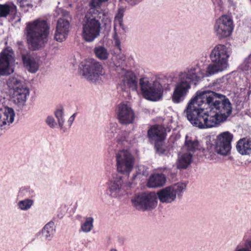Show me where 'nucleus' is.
Wrapping results in <instances>:
<instances>
[{"instance_id": "nucleus-1", "label": "nucleus", "mask_w": 251, "mask_h": 251, "mask_svg": "<svg viewBox=\"0 0 251 251\" xmlns=\"http://www.w3.org/2000/svg\"><path fill=\"white\" fill-rule=\"evenodd\" d=\"M231 103L226 96L212 91H199L188 102L183 114L199 128H210L226 120L231 114Z\"/></svg>"}, {"instance_id": "nucleus-2", "label": "nucleus", "mask_w": 251, "mask_h": 251, "mask_svg": "<svg viewBox=\"0 0 251 251\" xmlns=\"http://www.w3.org/2000/svg\"><path fill=\"white\" fill-rule=\"evenodd\" d=\"M202 77L200 75V69L198 65L187 67L179 72L172 96L173 102L179 103L183 101L191 85H197Z\"/></svg>"}, {"instance_id": "nucleus-3", "label": "nucleus", "mask_w": 251, "mask_h": 251, "mask_svg": "<svg viewBox=\"0 0 251 251\" xmlns=\"http://www.w3.org/2000/svg\"><path fill=\"white\" fill-rule=\"evenodd\" d=\"M50 26L47 21L37 19L26 23L25 30L27 43L33 50L44 47L49 35Z\"/></svg>"}, {"instance_id": "nucleus-4", "label": "nucleus", "mask_w": 251, "mask_h": 251, "mask_svg": "<svg viewBox=\"0 0 251 251\" xmlns=\"http://www.w3.org/2000/svg\"><path fill=\"white\" fill-rule=\"evenodd\" d=\"M104 16L102 12L90 8L82 23V37L87 42H92L100 35L101 24L100 20Z\"/></svg>"}, {"instance_id": "nucleus-5", "label": "nucleus", "mask_w": 251, "mask_h": 251, "mask_svg": "<svg viewBox=\"0 0 251 251\" xmlns=\"http://www.w3.org/2000/svg\"><path fill=\"white\" fill-rule=\"evenodd\" d=\"M7 84L12 93L13 102L20 107L25 105L29 90L24 83L23 78L19 76H13L9 78Z\"/></svg>"}, {"instance_id": "nucleus-6", "label": "nucleus", "mask_w": 251, "mask_h": 251, "mask_svg": "<svg viewBox=\"0 0 251 251\" xmlns=\"http://www.w3.org/2000/svg\"><path fill=\"white\" fill-rule=\"evenodd\" d=\"M80 74L88 81L97 83L101 80L105 72L102 65L94 59L82 62L79 65Z\"/></svg>"}, {"instance_id": "nucleus-7", "label": "nucleus", "mask_w": 251, "mask_h": 251, "mask_svg": "<svg viewBox=\"0 0 251 251\" xmlns=\"http://www.w3.org/2000/svg\"><path fill=\"white\" fill-rule=\"evenodd\" d=\"M139 85L144 98L151 101L159 100L163 94L162 85L158 80H150L148 78H141Z\"/></svg>"}, {"instance_id": "nucleus-8", "label": "nucleus", "mask_w": 251, "mask_h": 251, "mask_svg": "<svg viewBox=\"0 0 251 251\" xmlns=\"http://www.w3.org/2000/svg\"><path fill=\"white\" fill-rule=\"evenodd\" d=\"M115 158L118 172L129 175L133 169L135 163L134 156L128 151L122 150L116 152Z\"/></svg>"}, {"instance_id": "nucleus-9", "label": "nucleus", "mask_w": 251, "mask_h": 251, "mask_svg": "<svg viewBox=\"0 0 251 251\" xmlns=\"http://www.w3.org/2000/svg\"><path fill=\"white\" fill-rule=\"evenodd\" d=\"M186 187V184L183 183H177L166 187L157 192L156 197L161 203H171L176 200L177 196L181 197Z\"/></svg>"}, {"instance_id": "nucleus-10", "label": "nucleus", "mask_w": 251, "mask_h": 251, "mask_svg": "<svg viewBox=\"0 0 251 251\" xmlns=\"http://www.w3.org/2000/svg\"><path fill=\"white\" fill-rule=\"evenodd\" d=\"M234 29L232 18L227 15H223L218 18L213 25V31L215 36L219 39L228 37L232 34Z\"/></svg>"}, {"instance_id": "nucleus-11", "label": "nucleus", "mask_w": 251, "mask_h": 251, "mask_svg": "<svg viewBox=\"0 0 251 251\" xmlns=\"http://www.w3.org/2000/svg\"><path fill=\"white\" fill-rule=\"evenodd\" d=\"M157 197L155 193L146 192L135 195L131 202L136 209L146 211L153 209L157 205Z\"/></svg>"}, {"instance_id": "nucleus-12", "label": "nucleus", "mask_w": 251, "mask_h": 251, "mask_svg": "<svg viewBox=\"0 0 251 251\" xmlns=\"http://www.w3.org/2000/svg\"><path fill=\"white\" fill-rule=\"evenodd\" d=\"M15 61L14 53L12 49L7 48L0 53V75L7 76L14 72L11 64Z\"/></svg>"}, {"instance_id": "nucleus-13", "label": "nucleus", "mask_w": 251, "mask_h": 251, "mask_svg": "<svg viewBox=\"0 0 251 251\" xmlns=\"http://www.w3.org/2000/svg\"><path fill=\"white\" fill-rule=\"evenodd\" d=\"M233 136L229 131L221 133L217 137L215 151L219 154L222 155H227L231 149V143Z\"/></svg>"}, {"instance_id": "nucleus-14", "label": "nucleus", "mask_w": 251, "mask_h": 251, "mask_svg": "<svg viewBox=\"0 0 251 251\" xmlns=\"http://www.w3.org/2000/svg\"><path fill=\"white\" fill-rule=\"evenodd\" d=\"M117 119L121 125H127L134 122L135 115L131 106L126 102L119 104L116 110Z\"/></svg>"}, {"instance_id": "nucleus-15", "label": "nucleus", "mask_w": 251, "mask_h": 251, "mask_svg": "<svg viewBox=\"0 0 251 251\" xmlns=\"http://www.w3.org/2000/svg\"><path fill=\"white\" fill-rule=\"evenodd\" d=\"M230 53L229 47L218 44L212 50L210 57L212 62H219L228 66L227 60Z\"/></svg>"}, {"instance_id": "nucleus-16", "label": "nucleus", "mask_w": 251, "mask_h": 251, "mask_svg": "<svg viewBox=\"0 0 251 251\" xmlns=\"http://www.w3.org/2000/svg\"><path fill=\"white\" fill-rule=\"evenodd\" d=\"M124 185L122 176L117 174L112 175V178L108 182V189L111 197H117L122 191Z\"/></svg>"}, {"instance_id": "nucleus-17", "label": "nucleus", "mask_w": 251, "mask_h": 251, "mask_svg": "<svg viewBox=\"0 0 251 251\" xmlns=\"http://www.w3.org/2000/svg\"><path fill=\"white\" fill-rule=\"evenodd\" d=\"M70 22L68 20L59 18L57 22L54 39L62 42L66 39L69 32Z\"/></svg>"}, {"instance_id": "nucleus-18", "label": "nucleus", "mask_w": 251, "mask_h": 251, "mask_svg": "<svg viewBox=\"0 0 251 251\" xmlns=\"http://www.w3.org/2000/svg\"><path fill=\"white\" fill-rule=\"evenodd\" d=\"M15 113L10 107H6L4 111L0 112V135L3 133V130L6 129L14 120Z\"/></svg>"}, {"instance_id": "nucleus-19", "label": "nucleus", "mask_w": 251, "mask_h": 251, "mask_svg": "<svg viewBox=\"0 0 251 251\" xmlns=\"http://www.w3.org/2000/svg\"><path fill=\"white\" fill-rule=\"evenodd\" d=\"M21 57L24 67L28 72L35 73L38 71L39 69L38 61L29 52L22 53Z\"/></svg>"}, {"instance_id": "nucleus-20", "label": "nucleus", "mask_w": 251, "mask_h": 251, "mask_svg": "<svg viewBox=\"0 0 251 251\" xmlns=\"http://www.w3.org/2000/svg\"><path fill=\"white\" fill-rule=\"evenodd\" d=\"M166 136V129L162 126L154 125L148 131V136L152 141L156 142L163 141Z\"/></svg>"}, {"instance_id": "nucleus-21", "label": "nucleus", "mask_w": 251, "mask_h": 251, "mask_svg": "<svg viewBox=\"0 0 251 251\" xmlns=\"http://www.w3.org/2000/svg\"><path fill=\"white\" fill-rule=\"evenodd\" d=\"M122 83L125 87L132 91H136L138 87V78L131 71H126L122 77Z\"/></svg>"}, {"instance_id": "nucleus-22", "label": "nucleus", "mask_w": 251, "mask_h": 251, "mask_svg": "<svg viewBox=\"0 0 251 251\" xmlns=\"http://www.w3.org/2000/svg\"><path fill=\"white\" fill-rule=\"evenodd\" d=\"M166 181V176L164 174H154L150 176L147 186L150 188L162 187L165 184Z\"/></svg>"}, {"instance_id": "nucleus-23", "label": "nucleus", "mask_w": 251, "mask_h": 251, "mask_svg": "<svg viewBox=\"0 0 251 251\" xmlns=\"http://www.w3.org/2000/svg\"><path fill=\"white\" fill-rule=\"evenodd\" d=\"M236 149L242 155H249L251 153V140L246 138L241 139L236 145Z\"/></svg>"}, {"instance_id": "nucleus-24", "label": "nucleus", "mask_w": 251, "mask_h": 251, "mask_svg": "<svg viewBox=\"0 0 251 251\" xmlns=\"http://www.w3.org/2000/svg\"><path fill=\"white\" fill-rule=\"evenodd\" d=\"M192 160V154L190 153H186L183 154L181 156L178 157L176 162L177 169H186L191 163Z\"/></svg>"}, {"instance_id": "nucleus-25", "label": "nucleus", "mask_w": 251, "mask_h": 251, "mask_svg": "<svg viewBox=\"0 0 251 251\" xmlns=\"http://www.w3.org/2000/svg\"><path fill=\"white\" fill-rule=\"evenodd\" d=\"M208 65L206 70V75L211 76L219 72H222L227 67V66L219 62H212Z\"/></svg>"}, {"instance_id": "nucleus-26", "label": "nucleus", "mask_w": 251, "mask_h": 251, "mask_svg": "<svg viewBox=\"0 0 251 251\" xmlns=\"http://www.w3.org/2000/svg\"><path fill=\"white\" fill-rule=\"evenodd\" d=\"M55 232L54 224L50 221L43 228L42 232L43 236L47 240H50Z\"/></svg>"}, {"instance_id": "nucleus-27", "label": "nucleus", "mask_w": 251, "mask_h": 251, "mask_svg": "<svg viewBox=\"0 0 251 251\" xmlns=\"http://www.w3.org/2000/svg\"><path fill=\"white\" fill-rule=\"evenodd\" d=\"M17 7L13 4H0V18H6L10 13L16 12Z\"/></svg>"}, {"instance_id": "nucleus-28", "label": "nucleus", "mask_w": 251, "mask_h": 251, "mask_svg": "<svg viewBox=\"0 0 251 251\" xmlns=\"http://www.w3.org/2000/svg\"><path fill=\"white\" fill-rule=\"evenodd\" d=\"M94 52L96 56L101 60L108 59L109 53L107 49L103 46H98L94 49Z\"/></svg>"}, {"instance_id": "nucleus-29", "label": "nucleus", "mask_w": 251, "mask_h": 251, "mask_svg": "<svg viewBox=\"0 0 251 251\" xmlns=\"http://www.w3.org/2000/svg\"><path fill=\"white\" fill-rule=\"evenodd\" d=\"M184 146L189 152H194L196 150H200V145L198 140H192L187 135L185 137Z\"/></svg>"}, {"instance_id": "nucleus-30", "label": "nucleus", "mask_w": 251, "mask_h": 251, "mask_svg": "<svg viewBox=\"0 0 251 251\" xmlns=\"http://www.w3.org/2000/svg\"><path fill=\"white\" fill-rule=\"evenodd\" d=\"M94 221L93 217H86L85 222L81 225L80 230L84 233L90 232L94 227Z\"/></svg>"}, {"instance_id": "nucleus-31", "label": "nucleus", "mask_w": 251, "mask_h": 251, "mask_svg": "<svg viewBox=\"0 0 251 251\" xmlns=\"http://www.w3.org/2000/svg\"><path fill=\"white\" fill-rule=\"evenodd\" d=\"M148 175V168L144 165H139L136 173L132 176V180H135L138 177L140 178L142 176H147Z\"/></svg>"}, {"instance_id": "nucleus-32", "label": "nucleus", "mask_w": 251, "mask_h": 251, "mask_svg": "<svg viewBox=\"0 0 251 251\" xmlns=\"http://www.w3.org/2000/svg\"><path fill=\"white\" fill-rule=\"evenodd\" d=\"M32 1L33 0H17L18 5L25 12L33 7Z\"/></svg>"}, {"instance_id": "nucleus-33", "label": "nucleus", "mask_w": 251, "mask_h": 251, "mask_svg": "<svg viewBox=\"0 0 251 251\" xmlns=\"http://www.w3.org/2000/svg\"><path fill=\"white\" fill-rule=\"evenodd\" d=\"M124 10L123 9H119L115 18V24L118 25L124 31H126L125 26L123 24V18Z\"/></svg>"}, {"instance_id": "nucleus-34", "label": "nucleus", "mask_w": 251, "mask_h": 251, "mask_svg": "<svg viewBox=\"0 0 251 251\" xmlns=\"http://www.w3.org/2000/svg\"><path fill=\"white\" fill-rule=\"evenodd\" d=\"M54 115L57 119V122L59 127L61 129H62L65 122L63 108H61L60 109L56 110L54 112Z\"/></svg>"}, {"instance_id": "nucleus-35", "label": "nucleus", "mask_w": 251, "mask_h": 251, "mask_svg": "<svg viewBox=\"0 0 251 251\" xmlns=\"http://www.w3.org/2000/svg\"><path fill=\"white\" fill-rule=\"evenodd\" d=\"M33 204V200L26 199L19 201L18 205L20 209L22 210H27L30 208Z\"/></svg>"}, {"instance_id": "nucleus-36", "label": "nucleus", "mask_w": 251, "mask_h": 251, "mask_svg": "<svg viewBox=\"0 0 251 251\" xmlns=\"http://www.w3.org/2000/svg\"><path fill=\"white\" fill-rule=\"evenodd\" d=\"M154 147L157 153L160 155H167L168 152L165 149L162 141H158L155 142Z\"/></svg>"}, {"instance_id": "nucleus-37", "label": "nucleus", "mask_w": 251, "mask_h": 251, "mask_svg": "<svg viewBox=\"0 0 251 251\" xmlns=\"http://www.w3.org/2000/svg\"><path fill=\"white\" fill-rule=\"evenodd\" d=\"M128 133L126 131H122L120 132L116 137L117 142L119 144L125 145V142H126Z\"/></svg>"}, {"instance_id": "nucleus-38", "label": "nucleus", "mask_w": 251, "mask_h": 251, "mask_svg": "<svg viewBox=\"0 0 251 251\" xmlns=\"http://www.w3.org/2000/svg\"><path fill=\"white\" fill-rule=\"evenodd\" d=\"M47 124L51 128H54L57 126L54 118L51 116H48L46 120Z\"/></svg>"}, {"instance_id": "nucleus-39", "label": "nucleus", "mask_w": 251, "mask_h": 251, "mask_svg": "<svg viewBox=\"0 0 251 251\" xmlns=\"http://www.w3.org/2000/svg\"><path fill=\"white\" fill-rule=\"evenodd\" d=\"M235 251H251V241H247L245 242L244 247L242 248L237 247Z\"/></svg>"}, {"instance_id": "nucleus-40", "label": "nucleus", "mask_w": 251, "mask_h": 251, "mask_svg": "<svg viewBox=\"0 0 251 251\" xmlns=\"http://www.w3.org/2000/svg\"><path fill=\"white\" fill-rule=\"evenodd\" d=\"M102 1L101 0H92L91 2V8L98 10L100 12V7Z\"/></svg>"}, {"instance_id": "nucleus-41", "label": "nucleus", "mask_w": 251, "mask_h": 251, "mask_svg": "<svg viewBox=\"0 0 251 251\" xmlns=\"http://www.w3.org/2000/svg\"><path fill=\"white\" fill-rule=\"evenodd\" d=\"M59 11L60 14L63 17V19H64L65 20H68L69 22L71 21L72 17L68 11L64 9H59Z\"/></svg>"}, {"instance_id": "nucleus-42", "label": "nucleus", "mask_w": 251, "mask_h": 251, "mask_svg": "<svg viewBox=\"0 0 251 251\" xmlns=\"http://www.w3.org/2000/svg\"><path fill=\"white\" fill-rule=\"evenodd\" d=\"M117 125L116 124H111L109 125L107 130V132L111 134L110 136H112L114 133L116 132Z\"/></svg>"}, {"instance_id": "nucleus-43", "label": "nucleus", "mask_w": 251, "mask_h": 251, "mask_svg": "<svg viewBox=\"0 0 251 251\" xmlns=\"http://www.w3.org/2000/svg\"><path fill=\"white\" fill-rule=\"evenodd\" d=\"M127 3L131 5H135L139 3L142 0H125Z\"/></svg>"}, {"instance_id": "nucleus-44", "label": "nucleus", "mask_w": 251, "mask_h": 251, "mask_svg": "<svg viewBox=\"0 0 251 251\" xmlns=\"http://www.w3.org/2000/svg\"><path fill=\"white\" fill-rule=\"evenodd\" d=\"M74 121V120L73 119V117H72V118H71V117L69 118V119L68 121V123L69 124V126H72Z\"/></svg>"}, {"instance_id": "nucleus-45", "label": "nucleus", "mask_w": 251, "mask_h": 251, "mask_svg": "<svg viewBox=\"0 0 251 251\" xmlns=\"http://www.w3.org/2000/svg\"><path fill=\"white\" fill-rule=\"evenodd\" d=\"M113 38L114 41H116V40H118L119 39L116 32H114V33L113 35Z\"/></svg>"}, {"instance_id": "nucleus-46", "label": "nucleus", "mask_w": 251, "mask_h": 251, "mask_svg": "<svg viewBox=\"0 0 251 251\" xmlns=\"http://www.w3.org/2000/svg\"><path fill=\"white\" fill-rule=\"evenodd\" d=\"M115 45L118 47V48H120V40H116V41H115Z\"/></svg>"}, {"instance_id": "nucleus-47", "label": "nucleus", "mask_w": 251, "mask_h": 251, "mask_svg": "<svg viewBox=\"0 0 251 251\" xmlns=\"http://www.w3.org/2000/svg\"><path fill=\"white\" fill-rule=\"evenodd\" d=\"M17 44L19 46V47H21L23 46V42L22 41H18L17 42Z\"/></svg>"}, {"instance_id": "nucleus-48", "label": "nucleus", "mask_w": 251, "mask_h": 251, "mask_svg": "<svg viewBox=\"0 0 251 251\" xmlns=\"http://www.w3.org/2000/svg\"><path fill=\"white\" fill-rule=\"evenodd\" d=\"M76 116V113H74L73 115H72L70 117L72 118H73V119L75 120V117Z\"/></svg>"}, {"instance_id": "nucleus-49", "label": "nucleus", "mask_w": 251, "mask_h": 251, "mask_svg": "<svg viewBox=\"0 0 251 251\" xmlns=\"http://www.w3.org/2000/svg\"><path fill=\"white\" fill-rule=\"evenodd\" d=\"M110 251H117V250L116 249H112L110 250Z\"/></svg>"}, {"instance_id": "nucleus-50", "label": "nucleus", "mask_w": 251, "mask_h": 251, "mask_svg": "<svg viewBox=\"0 0 251 251\" xmlns=\"http://www.w3.org/2000/svg\"><path fill=\"white\" fill-rule=\"evenodd\" d=\"M102 2H104V1H107L108 0H101Z\"/></svg>"}, {"instance_id": "nucleus-51", "label": "nucleus", "mask_w": 251, "mask_h": 251, "mask_svg": "<svg viewBox=\"0 0 251 251\" xmlns=\"http://www.w3.org/2000/svg\"><path fill=\"white\" fill-rule=\"evenodd\" d=\"M117 66H120V64H116Z\"/></svg>"}]
</instances>
